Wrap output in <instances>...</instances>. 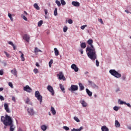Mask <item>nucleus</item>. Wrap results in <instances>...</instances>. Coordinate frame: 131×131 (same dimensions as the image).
Listing matches in <instances>:
<instances>
[{
    "mask_svg": "<svg viewBox=\"0 0 131 131\" xmlns=\"http://www.w3.org/2000/svg\"><path fill=\"white\" fill-rule=\"evenodd\" d=\"M93 39H90L87 41V43L90 46V47H88L86 49V52H88L87 53V55L91 60H93L95 61L96 59H97V54H96V49L93 45Z\"/></svg>",
    "mask_w": 131,
    "mask_h": 131,
    "instance_id": "obj_1",
    "label": "nucleus"
},
{
    "mask_svg": "<svg viewBox=\"0 0 131 131\" xmlns=\"http://www.w3.org/2000/svg\"><path fill=\"white\" fill-rule=\"evenodd\" d=\"M1 120L5 126H9V125L13 124L12 117L8 115H6L5 117L4 116H1Z\"/></svg>",
    "mask_w": 131,
    "mask_h": 131,
    "instance_id": "obj_2",
    "label": "nucleus"
},
{
    "mask_svg": "<svg viewBox=\"0 0 131 131\" xmlns=\"http://www.w3.org/2000/svg\"><path fill=\"white\" fill-rule=\"evenodd\" d=\"M110 73L116 78H120L121 77V74L118 73L115 70H110Z\"/></svg>",
    "mask_w": 131,
    "mask_h": 131,
    "instance_id": "obj_3",
    "label": "nucleus"
},
{
    "mask_svg": "<svg viewBox=\"0 0 131 131\" xmlns=\"http://www.w3.org/2000/svg\"><path fill=\"white\" fill-rule=\"evenodd\" d=\"M35 96L37 98V100L39 101L40 103L42 102V96L40 95L39 91H36L35 93Z\"/></svg>",
    "mask_w": 131,
    "mask_h": 131,
    "instance_id": "obj_4",
    "label": "nucleus"
},
{
    "mask_svg": "<svg viewBox=\"0 0 131 131\" xmlns=\"http://www.w3.org/2000/svg\"><path fill=\"white\" fill-rule=\"evenodd\" d=\"M57 76H58V78L60 79V80H62V79L63 81L66 80V78L64 77V75L62 72H60L59 74H57Z\"/></svg>",
    "mask_w": 131,
    "mask_h": 131,
    "instance_id": "obj_5",
    "label": "nucleus"
},
{
    "mask_svg": "<svg viewBox=\"0 0 131 131\" xmlns=\"http://www.w3.org/2000/svg\"><path fill=\"white\" fill-rule=\"evenodd\" d=\"M47 90L48 91H49V92H50V93H51L52 96H54V95H55V91H54V89L53 88V87L51 85H48L47 86Z\"/></svg>",
    "mask_w": 131,
    "mask_h": 131,
    "instance_id": "obj_6",
    "label": "nucleus"
},
{
    "mask_svg": "<svg viewBox=\"0 0 131 131\" xmlns=\"http://www.w3.org/2000/svg\"><path fill=\"white\" fill-rule=\"evenodd\" d=\"M24 90L25 91V92H27V93H31V92H32V89H31L29 85H26L24 87Z\"/></svg>",
    "mask_w": 131,
    "mask_h": 131,
    "instance_id": "obj_7",
    "label": "nucleus"
},
{
    "mask_svg": "<svg viewBox=\"0 0 131 131\" xmlns=\"http://www.w3.org/2000/svg\"><path fill=\"white\" fill-rule=\"evenodd\" d=\"M23 39L24 40H26L27 42H29V39H30V36H29V35L28 34H25L23 36Z\"/></svg>",
    "mask_w": 131,
    "mask_h": 131,
    "instance_id": "obj_8",
    "label": "nucleus"
},
{
    "mask_svg": "<svg viewBox=\"0 0 131 131\" xmlns=\"http://www.w3.org/2000/svg\"><path fill=\"white\" fill-rule=\"evenodd\" d=\"M4 108L7 113H11V111H10V108H9L8 103H4Z\"/></svg>",
    "mask_w": 131,
    "mask_h": 131,
    "instance_id": "obj_9",
    "label": "nucleus"
},
{
    "mask_svg": "<svg viewBox=\"0 0 131 131\" xmlns=\"http://www.w3.org/2000/svg\"><path fill=\"white\" fill-rule=\"evenodd\" d=\"M71 68H72V69H73L74 70L75 72H78L79 69L77 67V66H76V64H72Z\"/></svg>",
    "mask_w": 131,
    "mask_h": 131,
    "instance_id": "obj_10",
    "label": "nucleus"
},
{
    "mask_svg": "<svg viewBox=\"0 0 131 131\" xmlns=\"http://www.w3.org/2000/svg\"><path fill=\"white\" fill-rule=\"evenodd\" d=\"M27 111H28L29 115H34V111H33V108H28Z\"/></svg>",
    "mask_w": 131,
    "mask_h": 131,
    "instance_id": "obj_11",
    "label": "nucleus"
},
{
    "mask_svg": "<svg viewBox=\"0 0 131 131\" xmlns=\"http://www.w3.org/2000/svg\"><path fill=\"white\" fill-rule=\"evenodd\" d=\"M11 73H12V74L14 75V76H15V77H18V75H17L18 73V72L17 71V70L16 69L14 68L13 70H12Z\"/></svg>",
    "mask_w": 131,
    "mask_h": 131,
    "instance_id": "obj_12",
    "label": "nucleus"
},
{
    "mask_svg": "<svg viewBox=\"0 0 131 131\" xmlns=\"http://www.w3.org/2000/svg\"><path fill=\"white\" fill-rule=\"evenodd\" d=\"M71 90L73 91H77V90H78V86L76 85H72L71 86Z\"/></svg>",
    "mask_w": 131,
    "mask_h": 131,
    "instance_id": "obj_13",
    "label": "nucleus"
},
{
    "mask_svg": "<svg viewBox=\"0 0 131 131\" xmlns=\"http://www.w3.org/2000/svg\"><path fill=\"white\" fill-rule=\"evenodd\" d=\"M89 83L91 84V85L93 88V89H98V85H96L95 83L93 82L92 81H89Z\"/></svg>",
    "mask_w": 131,
    "mask_h": 131,
    "instance_id": "obj_14",
    "label": "nucleus"
},
{
    "mask_svg": "<svg viewBox=\"0 0 131 131\" xmlns=\"http://www.w3.org/2000/svg\"><path fill=\"white\" fill-rule=\"evenodd\" d=\"M72 5L74 7H79L80 6L79 2H75V1H73L72 2Z\"/></svg>",
    "mask_w": 131,
    "mask_h": 131,
    "instance_id": "obj_15",
    "label": "nucleus"
},
{
    "mask_svg": "<svg viewBox=\"0 0 131 131\" xmlns=\"http://www.w3.org/2000/svg\"><path fill=\"white\" fill-rule=\"evenodd\" d=\"M19 53H20L21 54L20 58H21V61L24 62V61H25V58L24 57V54L23 53H22L21 51H19Z\"/></svg>",
    "mask_w": 131,
    "mask_h": 131,
    "instance_id": "obj_16",
    "label": "nucleus"
},
{
    "mask_svg": "<svg viewBox=\"0 0 131 131\" xmlns=\"http://www.w3.org/2000/svg\"><path fill=\"white\" fill-rule=\"evenodd\" d=\"M86 92L88 94V95L90 96V97H92V96L93 95V93L92 92H91V91H90V90L86 89Z\"/></svg>",
    "mask_w": 131,
    "mask_h": 131,
    "instance_id": "obj_17",
    "label": "nucleus"
},
{
    "mask_svg": "<svg viewBox=\"0 0 131 131\" xmlns=\"http://www.w3.org/2000/svg\"><path fill=\"white\" fill-rule=\"evenodd\" d=\"M101 130L102 131H109V128L107 127L106 126H103L101 127Z\"/></svg>",
    "mask_w": 131,
    "mask_h": 131,
    "instance_id": "obj_18",
    "label": "nucleus"
},
{
    "mask_svg": "<svg viewBox=\"0 0 131 131\" xmlns=\"http://www.w3.org/2000/svg\"><path fill=\"white\" fill-rule=\"evenodd\" d=\"M79 86L80 88V91H83V90H84V86L82 85V83H79Z\"/></svg>",
    "mask_w": 131,
    "mask_h": 131,
    "instance_id": "obj_19",
    "label": "nucleus"
},
{
    "mask_svg": "<svg viewBox=\"0 0 131 131\" xmlns=\"http://www.w3.org/2000/svg\"><path fill=\"white\" fill-rule=\"evenodd\" d=\"M115 125L116 127H120V123L117 120L115 121Z\"/></svg>",
    "mask_w": 131,
    "mask_h": 131,
    "instance_id": "obj_20",
    "label": "nucleus"
},
{
    "mask_svg": "<svg viewBox=\"0 0 131 131\" xmlns=\"http://www.w3.org/2000/svg\"><path fill=\"white\" fill-rule=\"evenodd\" d=\"M10 127L9 131H14L15 130V127H14V125L12 124L11 125H8Z\"/></svg>",
    "mask_w": 131,
    "mask_h": 131,
    "instance_id": "obj_21",
    "label": "nucleus"
},
{
    "mask_svg": "<svg viewBox=\"0 0 131 131\" xmlns=\"http://www.w3.org/2000/svg\"><path fill=\"white\" fill-rule=\"evenodd\" d=\"M51 111L53 115H55L56 110H55V108H54V107L51 106Z\"/></svg>",
    "mask_w": 131,
    "mask_h": 131,
    "instance_id": "obj_22",
    "label": "nucleus"
},
{
    "mask_svg": "<svg viewBox=\"0 0 131 131\" xmlns=\"http://www.w3.org/2000/svg\"><path fill=\"white\" fill-rule=\"evenodd\" d=\"M81 104L83 107H86V106H88V104L84 100H82L81 102Z\"/></svg>",
    "mask_w": 131,
    "mask_h": 131,
    "instance_id": "obj_23",
    "label": "nucleus"
},
{
    "mask_svg": "<svg viewBox=\"0 0 131 131\" xmlns=\"http://www.w3.org/2000/svg\"><path fill=\"white\" fill-rule=\"evenodd\" d=\"M80 47L82 49H85L86 48V44L85 42H82L81 43Z\"/></svg>",
    "mask_w": 131,
    "mask_h": 131,
    "instance_id": "obj_24",
    "label": "nucleus"
},
{
    "mask_svg": "<svg viewBox=\"0 0 131 131\" xmlns=\"http://www.w3.org/2000/svg\"><path fill=\"white\" fill-rule=\"evenodd\" d=\"M82 129H83V127L82 126L80 127L79 129L74 128L73 129H72V131H81Z\"/></svg>",
    "mask_w": 131,
    "mask_h": 131,
    "instance_id": "obj_25",
    "label": "nucleus"
},
{
    "mask_svg": "<svg viewBox=\"0 0 131 131\" xmlns=\"http://www.w3.org/2000/svg\"><path fill=\"white\" fill-rule=\"evenodd\" d=\"M60 89L62 91L63 93H65V88H64V86L62 85V84H59Z\"/></svg>",
    "mask_w": 131,
    "mask_h": 131,
    "instance_id": "obj_26",
    "label": "nucleus"
},
{
    "mask_svg": "<svg viewBox=\"0 0 131 131\" xmlns=\"http://www.w3.org/2000/svg\"><path fill=\"white\" fill-rule=\"evenodd\" d=\"M54 54L55 56H59V51L57 48H54Z\"/></svg>",
    "mask_w": 131,
    "mask_h": 131,
    "instance_id": "obj_27",
    "label": "nucleus"
},
{
    "mask_svg": "<svg viewBox=\"0 0 131 131\" xmlns=\"http://www.w3.org/2000/svg\"><path fill=\"white\" fill-rule=\"evenodd\" d=\"M34 7L35 8V9H36V10H39V6H38V5H37V3H35L34 4Z\"/></svg>",
    "mask_w": 131,
    "mask_h": 131,
    "instance_id": "obj_28",
    "label": "nucleus"
},
{
    "mask_svg": "<svg viewBox=\"0 0 131 131\" xmlns=\"http://www.w3.org/2000/svg\"><path fill=\"white\" fill-rule=\"evenodd\" d=\"M58 8H55L54 11V16H58Z\"/></svg>",
    "mask_w": 131,
    "mask_h": 131,
    "instance_id": "obj_29",
    "label": "nucleus"
},
{
    "mask_svg": "<svg viewBox=\"0 0 131 131\" xmlns=\"http://www.w3.org/2000/svg\"><path fill=\"white\" fill-rule=\"evenodd\" d=\"M41 128L42 129V130H47V126L43 125L42 126H41Z\"/></svg>",
    "mask_w": 131,
    "mask_h": 131,
    "instance_id": "obj_30",
    "label": "nucleus"
},
{
    "mask_svg": "<svg viewBox=\"0 0 131 131\" xmlns=\"http://www.w3.org/2000/svg\"><path fill=\"white\" fill-rule=\"evenodd\" d=\"M8 16L10 18L11 21H14V19H13V17H12V14L11 13H8Z\"/></svg>",
    "mask_w": 131,
    "mask_h": 131,
    "instance_id": "obj_31",
    "label": "nucleus"
},
{
    "mask_svg": "<svg viewBox=\"0 0 131 131\" xmlns=\"http://www.w3.org/2000/svg\"><path fill=\"white\" fill-rule=\"evenodd\" d=\"M34 52L35 53H38V52H40V53L42 52L41 50L38 49L37 48H35Z\"/></svg>",
    "mask_w": 131,
    "mask_h": 131,
    "instance_id": "obj_32",
    "label": "nucleus"
},
{
    "mask_svg": "<svg viewBox=\"0 0 131 131\" xmlns=\"http://www.w3.org/2000/svg\"><path fill=\"white\" fill-rule=\"evenodd\" d=\"M43 21L42 20H40L38 23V27H40V26H41V25H42V23H43Z\"/></svg>",
    "mask_w": 131,
    "mask_h": 131,
    "instance_id": "obj_33",
    "label": "nucleus"
},
{
    "mask_svg": "<svg viewBox=\"0 0 131 131\" xmlns=\"http://www.w3.org/2000/svg\"><path fill=\"white\" fill-rule=\"evenodd\" d=\"M55 3L57 5L58 7H60V6H61V2H60V1L58 0H56Z\"/></svg>",
    "mask_w": 131,
    "mask_h": 131,
    "instance_id": "obj_34",
    "label": "nucleus"
},
{
    "mask_svg": "<svg viewBox=\"0 0 131 131\" xmlns=\"http://www.w3.org/2000/svg\"><path fill=\"white\" fill-rule=\"evenodd\" d=\"M53 59H51L49 62V66L51 68L52 67V64H53Z\"/></svg>",
    "mask_w": 131,
    "mask_h": 131,
    "instance_id": "obj_35",
    "label": "nucleus"
},
{
    "mask_svg": "<svg viewBox=\"0 0 131 131\" xmlns=\"http://www.w3.org/2000/svg\"><path fill=\"white\" fill-rule=\"evenodd\" d=\"M74 120H75V121H76L77 122H80V120H79V119H78L77 117H74Z\"/></svg>",
    "mask_w": 131,
    "mask_h": 131,
    "instance_id": "obj_36",
    "label": "nucleus"
},
{
    "mask_svg": "<svg viewBox=\"0 0 131 131\" xmlns=\"http://www.w3.org/2000/svg\"><path fill=\"white\" fill-rule=\"evenodd\" d=\"M21 18H23V19H24V20H25V21H27V17H26V16H25V15H24L23 14H22L21 15Z\"/></svg>",
    "mask_w": 131,
    "mask_h": 131,
    "instance_id": "obj_37",
    "label": "nucleus"
},
{
    "mask_svg": "<svg viewBox=\"0 0 131 131\" xmlns=\"http://www.w3.org/2000/svg\"><path fill=\"white\" fill-rule=\"evenodd\" d=\"M67 30H68V27H67V26H64L63 27V32H67Z\"/></svg>",
    "mask_w": 131,
    "mask_h": 131,
    "instance_id": "obj_38",
    "label": "nucleus"
},
{
    "mask_svg": "<svg viewBox=\"0 0 131 131\" xmlns=\"http://www.w3.org/2000/svg\"><path fill=\"white\" fill-rule=\"evenodd\" d=\"M61 5H62V6H65V5H66V2H65V1L64 0H61Z\"/></svg>",
    "mask_w": 131,
    "mask_h": 131,
    "instance_id": "obj_39",
    "label": "nucleus"
},
{
    "mask_svg": "<svg viewBox=\"0 0 131 131\" xmlns=\"http://www.w3.org/2000/svg\"><path fill=\"white\" fill-rule=\"evenodd\" d=\"M114 110H115V111H118V110H119V107L115 106V107H114Z\"/></svg>",
    "mask_w": 131,
    "mask_h": 131,
    "instance_id": "obj_40",
    "label": "nucleus"
},
{
    "mask_svg": "<svg viewBox=\"0 0 131 131\" xmlns=\"http://www.w3.org/2000/svg\"><path fill=\"white\" fill-rule=\"evenodd\" d=\"M29 102H30V99H29V98H27L26 100V104H29Z\"/></svg>",
    "mask_w": 131,
    "mask_h": 131,
    "instance_id": "obj_41",
    "label": "nucleus"
},
{
    "mask_svg": "<svg viewBox=\"0 0 131 131\" xmlns=\"http://www.w3.org/2000/svg\"><path fill=\"white\" fill-rule=\"evenodd\" d=\"M0 100L1 101H5V98L4 96L0 95Z\"/></svg>",
    "mask_w": 131,
    "mask_h": 131,
    "instance_id": "obj_42",
    "label": "nucleus"
},
{
    "mask_svg": "<svg viewBox=\"0 0 131 131\" xmlns=\"http://www.w3.org/2000/svg\"><path fill=\"white\" fill-rule=\"evenodd\" d=\"M9 86H10V88H11L12 89H13V83H12V82H9L8 83Z\"/></svg>",
    "mask_w": 131,
    "mask_h": 131,
    "instance_id": "obj_43",
    "label": "nucleus"
},
{
    "mask_svg": "<svg viewBox=\"0 0 131 131\" xmlns=\"http://www.w3.org/2000/svg\"><path fill=\"white\" fill-rule=\"evenodd\" d=\"M96 66L97 67H99V65H100V62H99V61H98V60H96Z\"/></svg>",
    "mask_w": 131,
    "mask_h": 131,
    "instance_id": "obj_44",
    "label": "nucleus"
},
{
    "mask_svg": "<svg viewBox=\"0 0 131 131\" xmlns=\"http://www.w3.org/2000/svg\"><path fill=\"white\" fill-rule=\"evenodd\" d=\"M34 72L35 74H37V73H38V70L37 69H34Z\"/></svg>",
    "mask_w": 131,
    "mask_h": 131,
    "instance_id": "obj_45",
    "label": "nucleus"
},
{
    "mask_svg": "<svg viewBox=\"0 0 131 131\" xmlns=\"http://www.w3.org/2000/svg\"><path fill=\"white\" fill-rule=\"evenodd\" d=\"M73 23V20L72 19H69L68 20V24H72Z\"/></svg>",
    "mask_w": 131,
    "mask_h": 131,
    "instance_id": "obj_46",
    "label": "nucleus"
},
{
    "mask_svg": "<svg viewBox=\"0 0 131 131\" xmlns=\"http://www.w3.org/2000/svg\"><path fill=\"white\" fill-rule=\"evenodd\" d=\"M119 104H120V105H123V104H126V102H123L122 101H120Z\"/></svg>",
    "mask_w": 131,
    "mask_h": 131,
    "instance_id": "obj_47",
    "label": "nucleus"
},
{
    "mask_svg": "<svg viewBox=\"0 0 131 131\" xmlns=\"http://www.w3.org/2000/svg\"><path fill=\"white\" fill-rule=\"evenodd\" d=\"M98 21L99 22L101 23V24H104V23H103V20L102 19V18H98Z\"/></svg>",
    "mask_w": 131,
    "mask_h": 131,
    "instance_id": "obj_48",
    "label": "nucleus"
},
{
    "mask_svg": "<svg viewBox=\"0 0 131 131\" xmlns=\"http://www.w3.org/2000/svg\"><path fill=\"white\" fill-rule=\"evenodd\" d=\"M86 25H83V26H82L81 27V29H82V30H83V29H84L85 28V27H86Z\"/></svg>",
    "mask_w": 131,
    "mask_h": 131,
    "instance_id": "obj_49",
    "label": "nucleus"
},
{
    "mask_svg": "<svg viewBox=\"0 0 131 131\" xmlns=\"http://www.w3.org/2000/svg\"><path fill=\"white\" fill-rule=\"evenodd\" d=\"M12 100L13 101V102H16V98L14 96L12 97Z\"/></svg>",
    "mask_w": 131,
    "mask_h": 131,
    "instance_id": "obj_50",
    "label": "nucleus"
},
{
    "mask_svg": "<svg viewBox=\"0 0 131 131\" xmlns=\"http://www.w3.org/2000/svg\"><path fill=\"white\" fill-rule=\"evenodd\" d=\"M4 53L5 54V55H6V57H7V58H9V57H10V54H8L7 52L5 51Z\"/></svg>",
    "mask_w": 131,
    "mask_h": 131,
    "instance_id": "obj_51",
    "label": "nucleus"
},
{
    "mask_svg": "<svg viewBox=\"0 0 131 131\" xmlns=\"http://www.w3.org/2000/svg\"><path fill=\"white\" fill-rule=\"evenodd\" d=\"M63 128L64 129H65L66 130H69V127H67V126H63Z\"/></svg>",
    "mask_w": 131,
    "mask_h": 131,
    "instance_id": "obj_52",
    "label": "nucleus"
},
{
    "mask_svg": "<svg viewBox=\"0 0 131 131\" xmlns=\"http://www.w3.org/2000/svg\"><path fill=\"white\" fill-rule=\"evenodd\" d=\"M0 75H4V71L3 70H0Z\"/></svg>",
    "mask_w": 131,
    "mask_h": 131,
    "instance_id": "obj_53",
    "label": "nucleus"
},
{
    "mask_svg": "<svg viewBox=\"0 0 131 131\" xmlns=\"http://www.w3.org/2000/svg\"><path fill=\"white\" fill-rule=\"evenodd\" d=\"M9 45H10L11 46H13L14 43H13V42L12 41H8Z\"/></svg>",
    "mask_w": 131,
    "mask_h": 131,
    "instance_id": "obj_54",
    "label": "nucleus"
},
{
    "mask_svg": "<svg viewBox=\"0 0 131 131\" xmlns=\"http://www.w3.org/2000/svg\"><path fill=\"white\" fill-rule=\"evenodd\" d=\"M125 105H127V106L128 107H129V108H131L130 104H129V103H126V104H125Z\"/></svg>",
    "mask_w": 131,
    "mask_h": 131,
    "instance_id": "obj_55",
    "label": "nucleus"
},
{
    "mask_svg": "<svg viewBox=\"0 0 131 131\" xmlns=\"http://www.w3.org/2000/svg\"><path fill=\"white\" fill-rule=\"evenodd\" d=\"M80 53H81V54H83V50H82V49H80L79 50Z\"/></svg>",
    "mask_w": 131,
    "mask_h": 131,
    "instance_id": "obj_56",
    "label": "nucleus"
},
{
    "mask_svg": "<svg viewBox=\"0 0 131 131\" xmlns=\"http://www.w3.org/2000/svg\"><path fill=\"white\" fill-rule=\"evenodd\" d=\"M44 12H45L46 15H47V14H48V10L47 9H45Z\"/></svg>",
    "mask_w": 131,
    "mask_h": 131,
    "instance_id": "obj_57",
    "label": "nucleus"
},
{
    "mask_svg": "<svg viewBox=\"0 0 131 131\" xmlns=\"http://www.w3.org/2000/svg\"><path fill=\"white\" fill-rule=\"evenodd\" d=\"M36 66H37V67H39V64L38 63V62L36 63Z\"/></svg>",
    "mask_w": 131,
    "mask_h": 131,
    "instance_id": "obj_58",
    "label": "nucleus"
},
{
    "mask_svg": "<svg viewBox=\"0 0 131 131\" xmlns=\"http://www.w3.org/2000/svg\"><path fill=\"white\" fill-rule=\"evenodd\" d=\"M4 91V88H0V92H3Z\"/></svg>",
    "mask_w": 131,
    "mask_h": 131,
    "instance_id": "obj_59",
    "label": "nucleus"
},
{
    "mask_svg": "<svg viewBox=\"0 0 131 131\" xmlns=\"http://www.w3.org/2000/svg\"><path fill=\"white\" fill-rule=\"evenodd\" d=\"M125 12L126 13H127V14L129 13V11H128V10H125Z\"/></svg>",
    "mask_w": 131,
    "mask_h": 131,
    "instance_id": "obj_60",
    "label": "nucleus"
},
{
    "mask_svg": "<svg viewBox=\"0 0 131 131\" xmlns=\"http://www.w3.org/2000/svg\"><path fill=\"white\" fill-rule=\"evenodd\" d=\"M12 46L13 47L14 50H16V48L15 47V45L14 44Z\"/></svg>",
    "mask_w": 131,
    "mask_h": 131,
    "instance_id": "obj_61",
    "label": "nucleus"
},
{
    "mask_svg": "<svg viewBox=\"0 0 131 131\" xmlns=\"http://www.w3.org/2000/svg\"><path fill=\"white\" fill-rule=\"evenodd\" d=\"M24 14H25V15H28V13H27V12L26 11H24Z\"/></svg>",
    "mask_w": 131,
    "mask_h": 131,
    "instance_id": "obj_62",
    "label": "nucleus"
},
{
    "mask_svg": "<svg viewBox=\"0 0 131 131\" xmlns=\"http://www.w3.org/2000/svg\"><path fill=\"white\" fill-rule=\"evenodd\" d=\"M122 78H123V80H124V79H125V76H123L122 77Z\"/></svg>",
    "mask_w": 131,
    "mask_h": 131,
    "instance_id": "obj_63",
    "label": "nucleus"
},
{
    "mask_svg": "<svg viewBox=\"0 0 131 131\" xmlns=\"http://www.w3.org/2000/svg\"><path fill=\"white\" fill-rule=\"evenodd\" d=\"M88 73H89V72H85V74H88Z\"/></svg>",
    "mask_w": 131,
    "mask_h": 131,
    "instance_id": "obj_64",
    "label": "nucleus"
}]
</instances>
